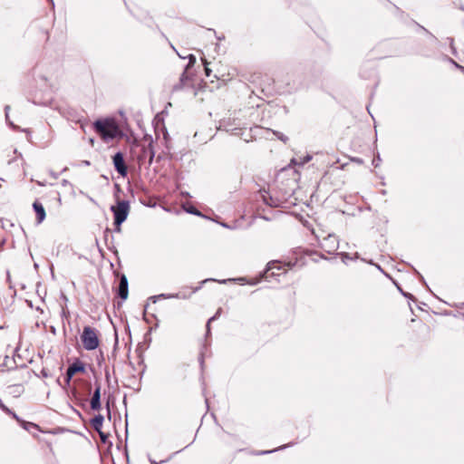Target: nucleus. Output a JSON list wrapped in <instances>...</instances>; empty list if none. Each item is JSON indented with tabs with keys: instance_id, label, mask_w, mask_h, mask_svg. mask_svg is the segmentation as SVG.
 <instances>
[{
	"instance_id": "nucleus-1",
	"label": "nucleus",
	"mask_w": 464,
	"mask_h": 464,
	"mask_svg": "<svg viewBox=\"0 0 464 464\" xmlns=\"http://www.w3.org/2000/svg\"><path fill=\"white\" fill-rule=\"evenodd\" d=\"M93 126L95 130L105 140L114 139L119 130L118 126L111 120H97L94 121Z\"/></svg>"
},
{
	"instance_id": "nucleus-2",
	"label": "nucleus",
	"mask_w": 464,
	"mask_h": 464,
	"mask_svg": "<svg viewBox=\"0 0 464 464\" xmlns=\"http://www.w3.org/2000/svg\"><path fill=\"white\" fill-rule=\"evenodd\" d=\"M111 210L114 215V225L117 227L116 231H121V224L127 219L130 212V202L128 200H121L117 203V206H111Z\"/></svg>"
},
{
	"instance_id": "nucleus-3",
	"label": "nucleus",
	"mask_w": 464,
	"mask_h": 464,
	"mask_svg": "<svg viewBox=\"0 0 464 464\" xmlns=\"http://www.w3.org/2000/svg\"><path fill=\"white\" fill-rule=\"evenodd\" d=\"M81 339L84 349L87 351L95 350L99 346V338L96 331L91 326L83 328Z\"/></svg>"
},
{
	"instance_id": "nucleus-4",
	"label": "nucleus",
	"mask_w": 464,
	"mask_h": 464,
	"mask_svg": "<svg viewBox=\"0 0 464 464\" xmlns=\"http://www.w3.org/2000/svg\"><path fill=\"white\" fill-rule=\"evenodd\" d=\"M320 246L328 254L334 253L339 246V240L335 235L328 234L320 241Z\"/></svg>"
},
{
	"instance_id": "nucleus-5",
	"label": "nucleus",
	"mask_w": 464,
	"mask_h": 464,
	"mask_svg": "<svg viewBox=\"0 0 464 464\" xmlns=\"http://www.w3.org/2000/svg\"><path fill=\"white\" fill-rule=\"evenodd\" d=\"M275 268H277V270L281 269L280 266H276V261L269 262L266 265V270L264 272L260 273L258 278L253 279L251 281H247L246 283L251 285H255L258 284L262 279H266L267 280L270 276H280L279 274H276L275 272H272L271 274H269V271L273 270Z\"/></svg>"
},
{
	"instance_id": "nucleus-6",
	"label": "nucleus",
	"mask_w": 464,
	"mask_h": 464,
	"mask_svg": "<svg viewBox=\"0 0 464 464\" xmlns=\"http://www.w3.org/2000/svg\"><path fill=\"white\" fill-rule=\"evenodd\" d=\"M113 166L116 171L122 177H126L128 174V168L124 160V155L122 152L118 151L112 157Z\"/></svg>"
},
{
	"instance_id": "nucleus-7",
	"label": "nucleus",
	"mask_w": 464,
	"mask_h": 464,
	"mask_svg": "<svg viewBox=\"0 0 464 464\" xmlns=\"http://www.w3.org/2000/svg\"><path fill=\"white\" fill-rule=\"evenodd\" d=\"M85 372V365L84 363L79 360L76 359L68 368L66 371V382L67 384L70 383L72 378L73 375L77 372Z\"/></svg>"
},
{
	"instance_id": "nucleus-8",
	"label": "nucleus",
	"mask_w": 464,
	"mask_h": 464,
	"mask_svg": "<svg viewBox=\"0 0 464 464\" xmlns=\"http://www.w3.org/2000/svg\"><path fill=\"white\" fill-rule=\"evenodd\" d=\"M95 389L92 394V397L91 399L90 406L92 411H99L101 409V390L102 386L101 383L98 382H95L94 383Z\"/></svg>"
},
{
	"instance_id": "nucleus-9",
	"label": "nucleus",
	"mask_w": 464,
	"mask_h": 464,
	"mask_svg": "<svg viewBox=\"0 0 464 464\" xmlns=\"http://www.w3.org/2000/svg\"><path fill=\"white\" fill-rule=\"evenodd\" d=\"M118 295L122 299L126 300L129 295V283L127 276L125 275H121L120 278L119 287H118Z\"/></svg>"
},
{
	"instance_id": "nucleus-10",
	"label": "nucleus",
	"mask_w": 464,
	"mask_h": 464,
	"mask_svg": "<svg viewBox=\"0 0 464 464\" xmlns=\"http://www.w3.org/2000/svg\"><path fill=\"white\" fill-rule=\"evenodd\" d=\"M208 281H215V282H218L219 284H226L228 281H236L241 285L247 282L246 277L229 278V279H223V280H217L214 278H207V279L201 281L200 285L198 286L195 287L193 289L192 293L198 292L202 287V285Z\"/></svg>"
},
{
	"instance_id": "nucleus-11",
	"label": "nucleus",
	"mask_w": 464,
	"mask_h": 464,
	"mask_svg": "<svg viewBox=\"0 0 464 464\" xmlns=\"http://www.w3.org/2000/svg\"><path fill=\"white\" fill-rule=\"evenodd\" d=\"M33 208L36 214L37 222L42 223L46 217L44 206L41 203L34 201L33 204Z\"/></svg>"
},
{
	"instance_id": "nucleus-12",
	"label": "nucleus",
	"mask_w": 464,
	"mask_h": 464,
	"mask_svg": "<svg viewBox=\"0 0 464 464\" xmlns=\"http://www.w3.org/2000/svg\"><path fill=\"white\" fill-rule=\"evenodd\" d=\"M179 299V298H185V296H181L179 293L176 294H160L158 295H153L150 297V300H151L153 303H156L158 299Z\"/></svg>"
},
{
	"instance_id": "nucleus-13",
	"label": "nucleus",
	"mask_w": 464,
	"mask_h": 464,
	"mask_svg": "<svg viewBox=\"0 0 464 464\" xmlns=\"http://www.w3.org/2000/svg\"><path fill=\"white\" fill-rule=\"evenodd\" d=\"M104 417L102 414H97L93 419L91 420V425L94 430L100 431L102 428Z\"/></svg>"
},
{
	"instance_id": "nucleus-14",
	"label": "nucleus",
	"mask_w": 464,
	"mask_h": 464,
	"mask_svg": "<svg viewBox=\"0 0 464 464\" xmlns=\"http://www.w3.org/2000/svg\"><path fill=\"white\" fill-rule=\"evenodd\" d=\"M311 160H312V156L307 154L306 156L300 158L299 161H297L295 159H294V160H292V162H294L295 164H298V165H304V164L309 162Z\"/></svg>"
},
{
	"instance_id": "nucleus-15",
	"label": "nucleus",
	"mask_w": 464,
	"mask_h": 464,
	"mask_svg": "<svg viewBox=\"0 0 464 464\" xmlns=\"http://www.w3.org/2000/svg\"><path fill=\"white\" fill-rule=\"evenodd\" d=\"M185 210H186V212H188L189 214H192V215H195V216H202L200 211L197 208H195L194 206H189L188 208H185Z\"/></svg>"
},
{
	"instance_id": "nucleus-16",
	"label": "nucleus",
	"mask_w": 464,
	"mask_h": 464,
	"mask_svg": "<svg viewBox=\"0 0 464 464\" xmlns=\"http://www.w3.org/2000/svg\"><path fill=\"white\" fill-rule=\"evenodd\" d=\"M286 447H288V445H284V446H281L277 449H275V450H263V451H259L256 453V455H266V454H270V453H273L275 451H277L279 450H283V449H285Z\"/></svg>"
},
{
	"instance_id": "nucleus-17",
	"label": "nucleus",
	"mask_w": 464,
	"mask_h": 464,
	"mask_svg": "<svg viewBox=\"0 0 464 464\" xmlns=\"http://www.w3.org/2000/svg\"><path fill=\"white\" fill-rule=\"evenodd\" d=\"M274 134L276 136L278 140H282L285 143L288 140V137L280 131H274Z\"/></svg>"
},
{
	"instance_id": "nucleus-18",
	"label": "nucleus",
	"mask_w": 464,
	"mask_h": 464,
	"mask_svg": "<svg viewBox=\"0 0 464 464\" xmlns=\"http://www.w3.org/2000/svg\"><path fill=\"white\" fill-rule=\"evenodd\" d=\"M342 261L347 264V260H353V258L348 253H341Z\"/></svg>"
},
{
	"instance_id": "nucleus-19",
	"label": "nucleus",
	"mask_w": 464,
	"mask_h": 464,
	"mask_svg": "<svg viewBox=\"0 0 464 464\" xmlns=\"http://www.w3.org/2000/svg\"><path fill=\"white\" fill-rule=\"evenodd\" d=\"M195 63H196V57L193 54H189L188 55V63L186 69H188L190 66H193Z\"/></svg>"
},
{
	"instance_id": "nucleus-20",
	"label": "nucleus",
	"mask_w": 464,
	"mask_h": 464,
	"mask_svg": "<svg viewBox=\"0 0 464 464\" xmlns=\"http://www.w3.org/2000/svg\"><path fill=\"white\" fill-rule=\"evenodd\" d=\"M449 61L456 67L458 68L460 72H462L464 73V66L459 64L458 63H456L453 59L451 58H449Z\"/></svg>"
},
{
	"instance_id": "nucleus-21",
	"label": "nucleus",
	"mask_w": 464,
	"mask_h": 464,
	"mask_svg": "<svg viewBox=\"0 0 464 464\" xmlns=\"http://www.w3.org/2000/svg\"><path fill=\"white\" fill-rule=\"evenodd\" d=\"M220 314V310H218L216 314L214 316H212L211 318L208 319V324H207V329H208V333L209 332L210 328H209V324L212 321H214Z\"/></svg>"
},
{
	"instance_id": "nucleus-22",
	"label": "nucleus",
	"mask_w": 464,
	"mask_h": 464,
	"mask_svg": "<svg viewBox=\"0 0 464 464\" xmlns=\"http://www.w3.org/2000/svg\"><path fill=\"white\" fill-rule=\"evenodd\" d=\"M201 60H202V62H203V63H204V66H205V72H206V75H207V76H209V75H210V72H211V71H210V69L208 67V63L207 62V60H206V59H203V58H202Z\"/></svg>"
},
{
	"instance_id": "nucleus-23",
	"label": "nucleus",
	"mask_w": 464,
	"mask_h": 464,
	"mask_svg": "<svg viewBox=\"0 0 464 464\" xmlns=\"http://www.w3.org/2000/svg\"><path fill=\"white\" fill-rule=\"evenodd\" d=\"M97 432L99 433L102 442L105 443L108 438L107 434H105L102 430H100V431Z\"/></svg>"
},
{
	"instance_id": "nucleus-24",
	"label": "nucleus",
	"mask_w": 464,
	"mask_h": 464,
	"mask_svg": "<svg viewBox=\"0 0 464 464\" xmlns=\"http://www.w3.org/2000/svg\"><path fill=\"white\" fill-rule=\"evenodd\" d=\"M149 150H150V163L152 161L153 158L155 157V151L153 150L151 143H150V145H149Z\"/></svg>"
},
{
	"instance_id": "nucleus-25",
	"label": "nucleus",
	"mask_w": 464,
	"mask_h": 464,
	"mask_svg": "<svg viewBox=\"0 0 464 464\" xmlns=\"http://www.w3.org/2000/svg\"><path fill=\"white\" fill-rule=\"evenodd\" d=\"M381 161H382V159H381L380 155H378L375 159H373L372 165L374 167H378L380 165Z\"/></svg>"
},
{
	"instance_id": "nucleus-26",
	"label": "nucleus",
	"mask_w": 464,
	"mask_h": 464,
	"mask_svg": "<svg viewBox=\"0 0 464 464\" xmlns=\"http://www.w3.org/2000/svg\"><path fill=\"white\" fill-rule=\"evenodd\" d=\"M0 408H1L4 411H5V412H11V410L4 404V402L2 401V400H1V399H0Z\"/></svg>"
},
{
	"instance_id": "nucleus-27",
	"label": "nucleus",
	"mask_w": 464,
	"mask_h": 464,
	"mask_svg": "<svg viewBox=\"0 0 464 464\" xmlns=\"http://www.w3.org/2000/svg\"><path fill=\"white\" fill-rule=\"evenodd\" d=\"M149 461L150 464H162L164 462H167L168 460H161L160 462H157L155 459H151L150 456H148Z\"/></svg>"
},
{
	"instance_id": "nucleus-28",
	"label": "nucleus",
	"mask_w": 464,
	"mask_h": 464,
	"mask_svg": "<svg viewBox=\"0 0 464 464\" xmlns=\"http://www.w3.org/2000/svg\"><path fill=\"white\" fill-rule=\"evenodd\" d=\"M41 374H42V376H43L44 378H47V377H49L48 370H46V369H44H44H42V371H41Z\"/></svg>"
},
{
	"instance_id": "nucleus-29",
	"label": "nucleus",
	"mask_w": 464,
	"mask_h": 464,
	"mask_svg": "<svg viewBox=\"0 0 464 464\" xmlns=\"http://www.w3.org/2000/svg\"><path fill=\"white\" fill-rule=\"evenodd\" d=\"M50 175H51L53 179H58V177H59V174H58V173H56V172H54V171H53V170H51V171H50Z\"/></svg>"
},
{
	"instance_id": "nucleus-30",
	"label": "nucleus",
	"mask_w": 464,
	"mask_h": 464,
	"mask_svg": "<svg viewBox=\"0 0 464 464\" xmlns=\"http://www.w3.org/2000/svg\"><path fill=\"white\" fill-rule=\"evenodd\" d=\"M38 80H40L42 82H46L47 78L44 75H39L38 78L36 79V81L38 82Z\"/></svg>"
},
{
	"instance_id": "nucleus-31",
	"label": "nucleus",
	"mask_w": 464,
	"mask_h": 464,
	"mask_svg": "<svg viewBox=\"0 0 464 464\" xmlns=\"http://www.w3.org/2000/svg\"><path fill=\"white\" fill-rule=\"evenodd\" d=\"M7 413L12 415L14 419L19 420V417L17 416V414L15 412L11 411V412H7Z\"/></svg>"
},
{
	"instance_id": "nucleus-32",
	"label": "nucleus",
	"mask_w": 464,
	"mask_h": 464,
	"mask_svg": "<svg viewBox=\"0 0 464 464\" xmlns=\"http://www.w3.org/2000/svg\"><path fill=\"white\" fill-rule=\"evenodd\" d=\"M7 413L12 415L14 419L19 420V417L17 416V414L15 412L11 411V412H7Z\"/></svg>"
},
{
	"instance_id": "nucleus-33",
	"label": "nucleus",
	"mask_w": 464,
	"mask_h": 464,
	"mask_svg": "<svg viewBox=\"0 0 464 464\" xmlns=\"http://www.w3.org/2000/svg\"><path fill=\"white\" fill-rule=\"evenodd\" d=\"M9 110H10V106H9V105H6V106L5 107L6 120H8V111H9Z\"/></svg>"
},
{
	"instance_id": "nucleus-34",
	"label": "nucleus",
	"mask_w": 464,
	"mask_h": 464,
	"mask_svg": "<svg viewBox=\"0 0 464 464\" xmlns=\"http://www.w3.org/2000/svg\"><path fill=\"white\" fill-rule=\"evenodd\" d=\"M353 160L354 162L358 163V164H362V159H360V158H354V159H353Z\"/></svg>"
},
{
	"instance_id": "nucleus-35",
	"label": "nucleus",
	"mask_w": 464,
	"mask_h": 464,
	"mask_svg": "<svg viewBox=\"0 0 464 464\" xmlns=\"http://www.w3.org/2000/svg\"><path fill=\"white\" fill-rule=\"evenodd\" d=\"M399 290L402 293V295L406 297H412V295L411 294H407V293H404L402 292V290L401 288H399Z\"/></svg>"
},
{
	"instance_id": "nucleus-36",
	"label": "nucleus",
	"mask_w": 464,
	"mask_h": 464,
	"mask_svg": "<svg viewBox=\"0 0 464 464\" xmlns=\"http://www.w3.org/2000/svg\"><path fill=\"white\" fill-rule=\"evenodd\" d=\"M62 185L65 187V186L69 185V181L67 179H63Z\"/></svg>"
},
{
	"instance_id": "nucleus-37",
	"label": "nucleus",
	"mask_w": 464,
	"mask_h": 464,
	"mask_svg": "<svg viewBox=\"0 0 464 464\" xmlns=\"http://www.w3.org/2000/svg\"><path fill=\"white\" fill-rule=\"evenodd\" d=\"M67 315H68V313L64 309H63L62 310V316L63 317H67Z\"/></svg>"
},
{
	"instance_id": "nucleus-38",
	"label": "nucleus",
	"mask_w": 464,
	"mask_h": 464,
	"mask_svg": "<svg viewBox=\"0 0 464 464\" xmlns=\"http://www.w3.org/2000/svg\"><path fill=\"white\" fill-rule=\"evenodd\" d=\"M82 164H83L84 166H90V165H91V162H90L89 160H83V161H82Z\"/></svg>"
},
{
	"instance_id": "nucleus-39",
	"label": "nucleus",
	"mask_w": 464,
	"mask_h": 464,
	"mask_svg": "<svg viewBox=\"0 0 464 464\" xmlns=\"http://www.w3.org/2000/svg\"><path fill=\"white\" fill-rule=\"evenodd\" d=\"M163 137H164L165 140H167L168 137H169V133H168V131L166 130H165V131L163 133Z\"/></svg>"
},
{
	"instance_id": "nucleus-40",
	"label": "nucleus",
	"mask_w": 464,
	"mask_h": 464,
	"mask_svg": "<svg viewBox=\"0 0 464 464\" xmlns=\"http://www.w3.org/2000/svg\"><path fill=\"white\" fill-rule=\"evenodd\" d=\"M186 78V72H184L180 77V80L183 81Z\"/></svg>"
},
{
	"instance_id": "nucleus-41",
	"label": "nucleus",
	"mask_w": 464,
	"mask_h": 464,
	"mask_svg": "<svg viewBox=\"0 0 464 464\" xmlns=\"http://www.w3.org/2000/svg\"><path fill=\"white\" fill-rule=\"evenodd\" d=\"M32 102H33L34 104H38V105L44 104V102H35V101H34V100L32 101Z\"/></svg>"
},
{
	"instance_id": "nucleus-42",
	"label": "nucleus",
	"mask_w": 464,
	"mask_h": 464,
	"mask_svg": "<svg viewBox=\"0 0 464 464\" xmlns=\"http://www.w3.org/2000/svg\"><path fill=\"white\" fill-rule=\"evenodd\" d=\"M107 410H108V414H109V417H111V410H110V406H109V403H107Z\"/></svg>"
},
{
	"instance_id": "nucleus-43",
	"label": "nucleus",
	"mask_w": 464,
	"mask_h": 464,
	"mask_svg": "<svg viewBox=\"0 0 464 464\" xmlns=\"http://www.w3.org/2000/svg\"><path fill=\"white\" fill-rule=\"evenodd\" d=\"M353 260H354V259H358V258H359V254H358V253H355V254H354V256H353Z\"/></svg>"
},
{
	"instance_id": "nucleus-44",
	"label": "nucleus",
	"mask_w": 464,
	"mask_h": 464,
	"mask_svg": "<svg viewBox=\"0 0 464 464\" xmlns=\"http://www.w3.org/2000/svg\"><path fill=\"white\" fill-rule=\"evenodd\" d=\"M62 297H63V301H65V302H67V301H68V298H67V296H66V295H62Z\"/></svg>"
},
{
	"instance_id": "nucleus-45",
	"label": "nucleus",
	"mask_w": 464,
	"mask_h": 464,
	"mask_svg": "<svg viewBox=\"0 0 464 464\" xmlns=\"http://www.w3.org/2000/svg\"><path fill=\"white\" fill-rule=\"evenodd\" d=\"M420 27L424 32H426L427 34H430V32H429L426 28H424L423 26H420Z\"/></svg>"
},
{
	"instance_id": "nucleus-46",
	"label": "nucleus",
	"mask_w": 464,
	"mask_h": 464,
	"mask_svg": "<svg viewBox=\"0 0 464 464\" xmlns=\"http://www.w3.org/2000/svg\"><path fill=\"white\" fill-rule=\"evenodd\" d=\"M375 266L377 267V270L382 271V267L379 265H375Z\"/></svg>"
},
{
	"instance_id": "nucleus-47",
	"label": "nucleus",
	"mask_w": 464,
	"mask_h": 464,
	"mask_svg": "<svg viewBox=\"0 0 464 464\" xmlns=\"http://www.w3.org/2000/svg\"><path fill=\"white\" fill-rule=\"evenodd\" d=\"M10 125H11L14 129H15V128H16V127L14 125V123H12V122H10Z\"/></svg>"
},
{
	"instance_id": "nucleus-48",
	"label": "nucleus",
	"mask_w": 464,
	"mask_h": 464,
	"mask_svg": "<svg viewBox=\"0 0 464 464\" xmlns=\"http://www.w3.org/2000/svg\"><path fill=\"white\" fill-rule=\"evenodd\" d=\"M221 225H222L223 227H228V226H227V224L222 223Z\"/></svg>"
},
{
	"instance_id": "nucleus-49",
	"label": "nucleus",
	"mask_w": 464,
	"mask_h": 464,
	"mask_svg": "<svg viewBox=\"0 0 464 464\" xmlns=\"http://www.w3.org/2000/svg\"><path fill=\"white\" fill-rule=\"evenodd\" d=\"M459 8H460L461 11H464V6L463 5H461Z\"/></svg>"
},
{
	"instance_id": "nucleus-50",
	"label": "nucleus",
	"mask_w": 464,
	"mask_h": 464,
	"mask_svg": "<svg viewBox=\"0 0 464 464\" xmlns=\"http://www.w3.org/2000/svg\"><path fill=\"white\" fill-rule=\"evenodd\" d=\"M429 34L430 36H431V38H435L434 35H432V34L430 33Z\"/></svg>"
},
{
	"instance_id": "nucleus-51",
	"label": "nucleus",
	"mask_w": 464,
	"mask_h": 464,
	"mask_svg": "<svg viewBox=\"0 0 464 464\" xmlns=\"http://www.w3.org/2000/svg\"><path fill=\"white\" fill-rule=\"evenodd\" d=\"M429 34L430 36H431V38H435L434 35H432V34L430 33Z\"/></svg>"
},
{
	"instance_id": "nucleus-52",
	"label": "nucleus",
	"mask_w": 464,
	"mask_h": 464,
	"mask_svg": "<svg viewBox=\"0 0 464 464\" xmlns=\"http://www.w3.org/2000/svg\"><path fill=\"white\" fill-rule=\"evenodd\" d=\"M223 38L224 37H222V36L218 37V40H222Z\"/></svg>"
},
{
	"instance_id": "nucleus-53",
	"label": "nucleus",
	"mask_w": 464,
	"mask_h": 464,
	"mask_svg": "<svg viewBox=\"0 0 464 464\" xmlns=\"http://www.w3.org/2000/svg\"><path fill=\"white\" fill-rule=\"evenodd\" d=\"M50 1H51L52 5H54L53 0H50Z\"/></svg>"
}]
</instances>
